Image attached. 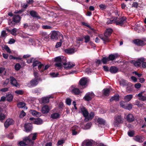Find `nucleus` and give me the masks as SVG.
<instances>
[{
  "instance_id": "nucleus-1",
  "label": "nucleus",
  "mask_w": 146,
  "mask_h": 146,
  "mask_svg": "<svg viewBox=\"0 0 146 146\" xmlns=\"http://www.w3.org/2000/svg\"><path fill=\"white\" fill-rule=\"evenodd\" d=\"M113 31V30L111 29H107L106 30L104 33V37H102L101 36H99L100 38L104 41V44H106V42H108L110 41L109 37L111 35Z\"/></svg>"
},
{
  "instance_id": "nucleus-2",
  "label": "nucleus",
  "mask_w": 146,
  "mask_h": 146,
  "mask_svg": "<svg viewBox=\"0 0 146 146\" xmlns=\"http://www.w3.org/2000/svg\"><path fill=\"white\" fill-rule=\"evenodd\" d=\"M32 135L31 134L29 136L23 138V141H20L19 142V144L20 146H26L28 145H33L34 142L31 139V136Z\"/></svg>"
},
{
  "instance_id": "nucleus-3",
  "label": "nucleus",
  "mask_w": 146,
  "mask_h": 146,
  "mask_svg": "<svg viewBox=\"0 0 146 146\" xmlns=\"http://www.w3.org/2000/svg\"><path fill=\"white\" fill-rule=\"evenodd\" d=\"M114 119L113 124L115 127H118L120 124L122 123L123 122V119L121 115H116Z\"/></svg>"
},
{
  "instance_id": "nucleus-4",
  "label": "nucleus",
  "mask_w": 146,
  "mask_h": 146,
  "mask_svg": "<svg viewBox=\"0 0 146 146\" xmlns=\"http://www.w3.org/2000/svg\"><path fill=\"white\" fill-rule=\"evenodd\" d=\"M145 61V59L143 57H141L138 59L136 61H132V63L133 64L134 66L136 67L139 68L141 66V64L143 62Z\"/></svg>"
},
{
  "instance_id": "nucleus-5",
  "label": "nucleus",
  "mask_w": 146,
  "mask_h": 146,
  "mask_svg": "<svg viewBox=\"0 0 146 146\" xmlns=\"http://www.w3.org/2000/svg\"><path fill=\"white\" fill-rule=\"evenodd\" d=\"M60 36L62 37V35L58 31H54L52 33L51 38L53 40H56L58 39V37Z\"/></svg>"
},
{
  "instance_id": "nucleus-6",
  "label": "nucleus",
  "mask_w": 146,
  "mask_h": 146,
  "mask_svg": "<svg viewBox=\"0 0 146 146\" xmlns=\"http://www.w3.org/2000/svg\"><path fill=\"white\" fill-rule=\"evenodd\" d=\"M126 17L124 16L119 18L116 17V25L122 26L126 22Z\"/></svg>"
},
{
  "instance_id": "nucleus-7",
  "label": "nucleus",
  "mask_w": 146,
  "mask_h": 146,
  "mask_svg": "<svg viewBox=\"0 0 146 146\" xmlns=\"http://www.w3.org/2000/svg\"><path fill=\"white\" fill-rule=\"evenodd\" d=\"M94 94L93 92H88L84 97L83 99L86 101H91L94 97Z\"/></svg>"
},
{
  "instance_id": "nucleus-8",
  "label": "nucleus",
  "mask_w": 146,
  "mask_h": 146,
  "mask_svg": "<svg viewBox=\"0 0 146 146\" xmlns=\"http://www.w3.org/2000/svg\"><path fill=\"white\" fill-rule=\"evenodd\" d=\"M42 79L40 77H39L38 79L33 78L30 82V84L33 86L35 87L36 86L38 83L39 81H42Z\"/></svg>"
},
{
  "instance_id": "nucleus-9",
  "label": "nucleus",
  "mask_w": 146,
  "mask_h": 146,
  "mask_svg": "<svg viewBox=\"0 0 146 146\" xmlns=\"http://www.w3.org/2000/svg\"><path fill=\"white\" fill-rule=\"evenodd\" d=\"M25 132L27 133L32 131L33 128L32 125L31 123H26L24 126Z\"/></svg>"
},
{
  "instance_id": "nucleus-10",
  "label": "nucleus",
  "mask_w": 146,
  "mask_h": 146,
  "mask_svg": "<svg viewBox=\"0 0 146 146\" xmlns=\"http://www.w3.org/2000/svg\"><path fill=\"white\" fill-rule=\"evenodd\" d=\"M133 42L135 44L138 46H143L146 44L143 41L138 39L133 40Z\"/></svg>"
},
{
  "instance_id": "nucleus-11",
  "label": "nucleus",
  "mask_w": 146,
  "mask_h": 146,
  "mask_svg": "<svg viewBox=\"0 0 146 146\" xmlns=\"http://www.w3.org/2000/svg\"><path fill=\"white\" fill-rule=\"evenodd\" d=\"M63 64L64 66V68L66 70L70 69L75 66V64L74 63L70 62H68L67 63L64 62L63 63Z\"/></svg>"
},
{
  "instance_id": "nucleus-12",
  "label": "nucleus",
  "mask_w": 146,
  "mask_h": 146,
  "mask_svg": "<svg viewBox=\"0 0 146 146\" xmlns=\"http://www.w3.org/2000/svg\"><path fill=\"white\" fill-rule=\"evenodd\" d=\"M10 83L13 86L16 87H19L20 86L19 85L15 78L13 76H11L10 77Z\"/></svg>"
},
{
  "instance_id": "nucleus-13",
  "label": "nucleus",
  "mask_w": 146,
  "mask_h": 146,
  "mask_svg": "<svg viewBox=\"0 0 146 146\" xmlns=\"http://www.w3.org/2000/svg\"><path fill=\"white\" fill-rule=\"evenodd\" d=\"M14 121L12 119H8L4 123V125L6 128H7L11 125L13 124Z\"/></svg>"
},
{
  "instance_id": "nucleus-14",
  "label": "nucleus",
  "mask_w": 146,
  "mask_h": 146,
  "mask_svg": "<svg viewBox=\"0 0 146 146\" xmlns=\"http://www.w3.org/2000/svg\"><path fill=\"white\" fill-rule=\"evenodd\" d=\"M40 34L44 40L46 41L48 40L49 35L46 32L41 31L40 32Z\"/></svg>"
},
{
  "instance_id": "nucleus-15",
  "label": "nucleus",
  "mask_w": 146,
  "mask_h": 146,
  "mask_svg": "<svg viewBox=\"0 0 146 146\" xmlns=\"http://www.w3.org/2000/svg\"><path fill=\"white\" fill-rule=\"evenodd\" d=\"M119 56V55L117 53L111 54L108 57L109 61H113Z\"/></svg>"
},
{
  "instance_id": "nucleus-16",
  "label": "nucleus",
  "mask_w": 146,
  "mask_h": 146,
  "mask_svg": "<svg viewBox=\"0 0 146 146\" xmlns=\"http://www.w3.org/2000/svg\"><path fill=\"white\" fill-rule=\"evenodd\" d=\"M80 110L83 116L85 118H86L87 117H88L89 114V113L88 110L85 107L83 106L81 108Z\"/></svg>"
},
{
  "instance_id": "nucleus-17",
  "label": "nucleus",
  "mask_w": 146,
  "mask_h": 146,
  "mask_svg": "<svg viewBox=\"0 0 146 146\" xmlns=\"http://www.w3.org/2000/svg\"><path fill=\"white\" fill-rule=\"evenodd\" d=\"M126 119L127 121L131 123L135 120V117L132 114L130 113L127 116Z\"/></svg>"
},
{
  "instance_id": "nucleus-18",
  "label": "nucleus",
  "mask_w": 146,
  "mask_h": 146,
  "mask_svg": "<svg viewBox=\"0 0 146 146\" xmlns=\"http://www.w3.org/2000/svg\"><path fill=\"white\" fill-rule=\"evenodd\" d=\"M50 110L49 107L47 105H45L42 108L41 111L43 113L46 114L49 112Z\"/></svg>"
},
{
  "instance_id": "nucleus-19",
  "label": "nucleus",
  "mask_w": 146,
  "mask_h": 146,
  "mask_svg": "<svg viewBox=\"0 0 146 146\" xmlns=\"http://www.w3.org/2000/svg\"><path fill=\"white\" fill-rule=\"evenodd\" d=\"M94 113L93 112H91L89 115H88V117L84 119V121L87 122L91 120L94 118Z\"/></svg>"
},
{
  "instance_id": "nucleus-20",
  "label": "nucleus",
  "mask_w": 146,
  "mask_h": 146,
  "mask_svg": "<svg viewBox=\"0 0 146 146\" xmlns=\"http://www.w3.org/2000/svg\"><path fill=\"white\" fill-rule=\"evenodd\" d=\"M12 19L17 24L20 22L21 17L18 15H15L13 16Z\"/></svg>"
},
{
  "instance_id": "nucleus-21",
  "label": "nucleus",
  "mask_w": 146,
  "mask_h": 146,
  "mask_svg": "<svg viewBox=\"0 0 146 146\" xmlns=\"http://www.w3.org/2000/svg\"><path fill=\"white\" fill-rule=\"evenodd\" d=\"M134 139L136 141L140 143H142L144 140V137L140 136L139 135H137L135 136Z\"/></svg>"
},
{
  "instance_id": "nucleus-22",
  "label": "nucleus",
  "mask_w": 146,
  "mask_h": 146,
  "mask_svg": "<svg viewBox=\"0 0 146 146\" xmlns=\"http://www.w3.org/2000/svg\"><path fill=\"white\" fill-rule=\"evenodd\" d=\"M119 69L116 66H111L109 70V71L112 74H115L118 71Z\"/></svg>"
},
{
  "instance_id": "nucleus-23",
  "label": "nucleus",
  "mask_w": 146,
  "mask_h": 146,
  "mask_svg": "<svg viewBox=\"0 0 146 146\" xmlns=\"http://www.w3.org/2000/svg\"><path fill=\"white\" fill-rule=\"evenodd\" d=\"M8 23L9 25L12 27H15V25L17 24L12 18L9 19H8Z\"/></svg>"
},
{
  "instance_id": "nucleus-24",
  "label": "nucleus",
  "mask_w": 146,
  "mask_h": 146,
  "mask_svg": "<svg viewBox=\"0 0 146 146\" xmlns=\"http://www.w3.org/2000/svg\"><path fill=\"white\" fill-rule=\"evenodd\" d=\"M102 92L104 95L108 96L109 95L110 91L109 89L106 88L103 90Z\"/></svg>"
},
{
  "instance_id": "nucleus-25",
  "label": "nucleus",
  "mask_w": 146,
  "mask_h": 146,
  "mask_svg": "<svg viewBox=\"0 0 146 146\" xmlns=\"http://www.w3.org/2000/svg\"><path fill=\"white\" fill-rule=\"evenodd\" d=\"M87 80L85 78H82L80 80V84L82 86H85L87 83Z\"/></svg>"
},
{
  "instance_id": "nucleus-26",
  "label": "nucleus",
  "mask_w": 146,
  "mask_h": 146,
  "mask_svg": "<svg viewBox=\"0 0 146 146\" xmlns=\"http://www.w3.org/2000/svg\"><path fill=\"white\" fill-rule=\"evenodd\" d=\"M74 50V49L73 48H69L64 49V51L66 53L70 54L74 53L75 52Z\"/></svg>"
},
{
  "instance_id": "nucleus-27",
  "label": "nucleus",
  "mask_w": 146,
  "mask_h": 146,
  "mask_svg": "<svg viewBox=\"0 0 146 146\" xmlns=\"http://www.w3.org/2000/svg\"><path fill=\"white\" fill-rule=\"evenodd\" d=\"M119 96L118 95H115L112 96L110 100V102H112L113 101H118L119 100Z\"/></svg>"
},
{
  "instance_id": "nucleus-28",
  "label": "nucleus",
  "mask_w": 146,
  "mask_h": 146,
  "mask_svg": "<svg viewBox=\"0 0 146 146\" xmlns=\"http://www.w3.org/2000/svg\"><path fill=\"white\" fill-rule=\"evenodd\" d=\"M30 15L33 17H36L39 19L40 18L39 16L37 15V14L36 12L34 11H31L30 12Z\"/></svg>"
},
{
  "instance_id": "nucleus-29",
  "label": "nucleus",
  "mask_w": 146,
  "mask_h": 146,
  "mask_svg": "<svg viewBox=\"0 0 146 146\" xmlns=\"http://www.w3.org/2000/svg\"><path fill=\"white\" fill-rule=\"evenodd\" d=\"M13 98V96L10 94H7L6 95L7 100L9 102L12 101Z\"/></svg>"
},
{
  "instance_id": "nucleus-30",
  "label": "nucleus",
  "mask_w": 146,
  "mask_h": 146,
  "mask_svg": "<svg viewBox=\"0 0 146 146\" xmlns=\"http://www.w3.org/2000/svg\"><path fill=\"white\" fill-rule=\"evenodd\" d=\"M60 117V115L58 113H54L51 115L50 118L53 119H57Z\"/></svg>"
},
{
  "instance_id": "nucleus-31",
  "label": "nucleus",
  "mask_w": 146,
  "mask_h": 146,
  "mask_svg": "<svg viewBox=\"0 0 146 146\" xmlns=\"http://www.w3.org/2000/svg\"><path fill=\"white\" fill-rule=\"evenodd\" d=\"M32 114L34 116L36 117H39L41 116V114L40 113L37 112L36 111L34 110H31Z\"/></svg>"
},
{
  "instance_id": "nucleus-32",
  "label": "nucleus",
  "mask_w": 146,
  "mask_h": 146,
  "mask_svg": "<svg viewBox=\"0 0 146 146\" xmlns=\"http://www.w3.org/2000/svg\"><path fill=\"white\" fill-rule=\"evenodd\" d=\"M133 96L132 94L127 95L125 96L124 98L125 101L126 102L129 101L132 98Z\"/></svg>"
},
{
  "instance_id": "nucleus-33",
  "label": "nucleus",
  "mask_w": 146,
  "mask_h": 146,
  "mask_svg": "<svg viewBox=\"0 0 146 146\" xmlns=\"http://www.w3.org/2000/svg\"><path fill=\"white\" fill-rule=\"evenodd\" d=\"M98 123L100 125H105L106 121L103 119L101 118H98L97 120Z\"/></svg>"
},
{
  "instance_id": "nucleus-34",
  "label": "nucleus",
  "mask_w": 146,
  "mask_h": 146,
  "mask_svg": "<svg viewBox=\"0 0 146 146\" xmlns=\"http://www.w3.org/2000/svg\"><path fill=\"white\" fill-rule=\"evenodd\" d=\"M50 98L48 97H44L41 99L42 103L46 104L48 103L49 101Z\"/></svg>"
},
{
  "instance_id": "nucleus-35",
  "label": "nucleus",
  "mask_w": 146,
  "mask_h": 146,
  "mask_svg": "<svg viewBox=\"0 0 146 146\" xmlns=\"http://www.w3.org/2000/svg\"><path fill=\"white\" fill-rule=\"evenodd\" d=\"M42 120L40 118H38L35 119L34 121V123L37 125H40L42 123Z\"/></svg>"
},
{
  "instance_id": "nucleus-36",
  "label": "nucleus",
  "mask_w": 146,
  "mask_h": 146,
  "mask_svg": "<svg viewBox=\"0 0 146 146\" xmlns=\"http://www.w3.org/2000/svg\"><path fill=\"white\" fill-rule=\"evenodd\" d=\"M72 92L76 95L79 94L80 92L79 89L77 88H74L72 90Z\"/></svg>"
},
{
  "instance_id": "nucleus-37",
  "label": "nucleus",
  "mask_w": 146,
  "mask_h": 146,
  "mask_svg": "<svg viewBox=\"0 0 146 146\" xmlns=\"http://www.w3.org/2000/svg\"><path fill=\"white\" fill-rule=\"evenodd\" d=\"M102 62L104 64H106L108 61H109L108 57H103L101 59Z\"/></svg>"
},
{
  "instance_id": "nucleus-38",
  "label": "nucleus",
  "mask_w": 146,
  "mask_h": 146,
  "mask_svg": "<svg viewBox=\"0 0 146 146\" xmlns=\"http://www.w3.org/2000/svg\"><path fill=\"white\" fill-rule=\"evenodd\" d=\"M120 84L123 86L127 85V81L125 80L122 79L119 82Z\"/></svg>"
},
{
  "instance_id": "nucleus-39",
  "label": "nucleus",
  "mask_w": 146,
  "mask_h": 146,
  "mask_svg": "<svg viewBox=\"0 0 146 146\" xmlns=\"http://www.w3.org/2000/svg\"><path fill=\"white\" fill-rule=\"evenodd\" d=\"M25 105L26 104L25 103L20 102L17 104V106L19 108H23L25 106Z\"/></svg>"
},
{
  "instance_id": "nucleus-40",
  "label": "nucleus",
  "mask_w": 146,
  "mask_h": 146,
  "mask_svg": "<svg viewBox=\"0 0 146 146\" xmlns=\"http://www.w3.org/2000/svg\"><path fill=\"white\" fill-rule=\"evenodd\" d=\"M40 91H41V89L40 88H36L34 89H33V92L34 94H38V93L40 94Z\"/></svg>"
},
{
  "instance_id": "nucleus-41",
  "label": "nucleus",
  "mask_w": 146,
  "mask_h": 146,
  "mask_svg": "<svg viewBox=\"0 0 146 146\" xmlns=\"http://www.w3.org/2000/svg\"><path fill=\"white\" fill-rule=\"evenodd\" d=\"M84 38L85 39L84 42L85 43H87L90 41V37L88 35L85 36H84Z\"/></svg>"
},
{
  "instance_id": "nucleus-42",
  "label": "nucleus",
  "mask_w": 146,
  "mask_h": 146,
  "mask_svg": "<svg viewBox=\"0 0 146 146\" xmlns=\"http://www.w3.org/2000/svg\"><path fill=\"white\" fill-rule=\"evenodd\" d=\"M15 69L17 71L19 70L21 68V66L19 63H17L14 66Z\"/></svg>"
},
{
  "instance_id": "nucleus-43",
  "label": "nucleus",
  "mask_w": 146,
  "mask_h": 146,
  "mask_svg": "<svg viewBox=\"0 0 146 146\" xmlns=\"http://www.w3.org/2000/svg\"><path fill=\"white\" fill-rule=\"evenodd\" d=\"M72 100L70 98H67L66 100V104L69 106L71 104Z\"/></svg>"
},
{
  "instance_id": "nucleus-44",
  "label": "nucleus",
  "mask_w": 146,
  "mask_h": 146,
  "mask_svg": "<svg viewBox=\"0 0 146 146\" xmlns=\"http://www.w3.org/2000/svg\"><path fill=\"white\" fill-rule=\"evenodd\" d=\"M15 93L18 95H22L24 93V92L22 90H19L15 91Z\"/></svg>"
},
{
  "instance_id": "nucleus-45",
  "label": "nucleus",
  "mask_w": 146,
  "mask_h": 146,
  "mask_svg": "<svg viewBox=\"0 0 146 146\" xmlns=\"http://www.w3.org/2000/svg\"><path fill=\"white\" fill-rule=\"evenodd\" d=\"M81 24L83 25L86 26L88 27L90 29H92V30H94V29L92 28L91 26L90 25H89L87 23H86L83 22H81Z\"/></svg>"
},
{
  "instance_id": "nucleus-46",
  "label": "nucleus",
  "mask_w": 146,
  "mask_h": 146,
  "mask_svg": "<svg viewBox=\"0 0 146 146\" xmlns=\"http://www.w3.org/2000/svg\"><path fill=\"white\" fill-rule=\"evenodd\" d=\"M54 61L57 62H62V59L60 57L58 56L55 58Z\"/></svg>"
},
{
  "instance_id": "nucleus-47",
  "label": "nucleus",
  "mask_w": 146,
  "mask_h": 146,
  "mask_svg": "<svg viewBox=\"0 0 146 146\" xmlns=\"http://www.w3.org/2000/svg\"><path fill=\"white\" fill-rule=\"evenodd\" d=\"M5 116L3 113H0V121H2L5 118Z\"/></svg>"
},
{
  "instance_id": "nucleus-48",
  "label": "nucleus",
  "mask_w": 146,
  "mask_h": 146,
  "mask_svg": "<svg viewBox=\"0 0 146 146\" xmlns=\"http://www.w3.org/2000/svg\"><path fill=\"white\" fill-rule=\"evenodd\" d=\"M133 106L131 104H129L127 105V106H125V109L129 110H131Z\"/></svg>"
},
{
  "instance_id": "nucleus-49",
  "label": "nucleus",
  "mask_w": 146,
  "mask_h": 146,
  "mask_svg": "<svg viewBox=\"0 0 146 146\" xmlns=\"http://www.w3.org/2000/svg\"><path fill=\"white\" fill-rule=\"evenodd\" d=\"M127 134L130 137H132L134 135V131H128Z\"/></svg>"
},
{
  "instance_id": "nucleus-50",
  "label": "nucleus",
  "mask_w": 146,
  "mask_h": 146,
  "mask_svg": "<svg viewBox=\"0 0 146 146\" xmlns=\"http://www.w3.org/2000/svg\"><path fill=\"white\" fill-rule=\"evenodd\" d=\"M40 63V62L38 60H36L33 62V66L34 67Z\"/></svg>"
},
{
  "instance_id": "nucleus-51",
  "label": "nucleus",
  "mask_w": 146,
  "mask_h": 146,
  "mask_svg": "<svg viewBox=\"0 0 146 146\" xmlns=\"http://www.w3.org/2000/svg\"><path fill=\"white\" fill-rule=\"evenodd\" d=\"M42 28L44 29H51L52 27L50 26L44 25L42 26Z\"/></svg>"
},
{
  "instance_id": "nucleus-52",
  "label": "nucleus",
  "mask_w": 146,
  "mask_h": 146,
  "mask_svg": "<svg viewBox=\"0 0 146 146\" xmlns=\"http://www.w3.org/2000/svg\"><path fill=\"white\" fill-rule=\"evenodd\" d=\"M26 114L23 110H22L20 114L19 117L20 118H22L25 116Z\"/></svg>"
},
{
  "instance_id": "nucleus-53",
  "label": "nucleus",
  "mask_w": 146,
  "mask_h": 146,
  "mask_svg": "<svg viewBox=\"0 0 146 146\" xmlns=\"http://www.w3.org/2000/svg\"><path fill=\"white\" fill-rule=\"evenodd\" d=\"M7 137L9 139H12L13 137V134L12 133H10L6 135Z\"/></svg>"
},
{
  "instance_id": "nucleus-54",
  "label": "nucleus",
  "mask_w": 146,
  "mask_h": 146,
  "mask_svg": "<svg viewBox=\"0 0 146 146\" xmlns=\"http://www.w3.org/2000/svg\"><path fill=\"white\" fill-rule=\"evenodd\" d=\"M99 7L102 10H103L106 9L107 6L105 5L101 4L99 5Z\"/></svg>"
},
{
  "instance_id": "nucleus-55",
  "label": "nucleus",
  "mask_w": 146,
  "mask_h": 146,
  "mask_svg": "<svg viewBox=\"0 0 146 146\" xmlns=\"http://www.w3.org/2000/svg\"><path fill=\"white\" fill-rule=\"evenodd\" d=\"M64 143V140H59L57 143V146L61 145Z\"/></svg>"
},
{
  "instance_id": "nucleus-56",
  "label": "nucleus",
  "mask_w": 146,
  "mask_h": 146,
  "mask_svg": "<svg viewBox=\"0 0 146 146\" xmlns=\"http://www.w3.org/2000/svg\"><path fill=\"white\" fill-rule=\"evenodd\" d=\"M51 76L52 77H56L59 75V73L58 72L56 73L54 72H52L50 74Z\"/></svg>"
},
{
  "instance_id": "nucleus-57",
  "label": "nucleus",
  "mask_w": 146,
  "mask_h": 146,
  "mask_svg": "<svg viewBox=\"0 0 146 146\" xmlns=\"http://www.w3.org/2000/svg\"><path fill=\"white\" fill-rule=\"evenodd\" d=\"M49 67V66L48 65H46L44 68L43 69L40 71L41 73H42L43 72H44L45 70H47Z\"/></svg>"
},
{
  "instance_id": "nucleus-58",
  "label": "nucleus",
  "mask_w": 146,
  "mask_h": 146,
  "mask_svg": "<svg viewBox=\"0 0 146 146\" xmlns=\"http://www.w3.org/2000/svg\"><path fill=\"white\" fill-rule=\"evenodd\" d=\"M54 65L56 67L61 68L62 66L61 62H57Z\"/></svg>"
},
{
  "instance_id": "nucleus-59",
  "label": "nucleus",
  "mask_w": 146,
  "mask_h": 146,
  "mask_svg": "<svg viewBox=\"0 0 146 146\" xmlns=\"http://www.w3.org/2000/svg\"><path fill=\"white\" fill-rule=\"evenodd\" d=\"M4 49L8 53L11 52V50L9 47L7 45H5L4 46Z\"/></svg>"
},
{
  "instance_id": "nucleus-60",
  "label": "nucleus",
  "mask_w": 146,
  "mask_h": 146,
  "mask_svg": "<svg viewBox=\"0 0 146 146\" xmlns=\"http://www.w3.org/2000/svg\"><path fill=\"white\" fill-rule=\"evenodd\" d=\"M11 34L13 35H15V34L17 32V29L15 28H14L11 30Z\"/></svg>"
},
{
  "instance_id": "nucleus-61",
  "label": "nucleus",
  "mask_w": 146,
  "mask_h": 146,
  "mask_svg": "<svg viewBox=\"0 0 146 146\" xmlns=\"http://www.w3.org/2000/svg\"><path fill=\"white\" fill-rule=\"evenodd\" d=\"M138 6V4L137 2H134L132 4V7H134L135 8H137Z\"/></svg>"
},
{
  "instance_id": "nucleus-62",
  "label": "nucleus",
  "mask_w": 146,
  "mask_h": 146,
  "mask_svg": "<svg viewBox=\"0 0 146 146\" xmlns=\"http://www.w3.org/2000/svg\"><path fill=\"white\" fill-rule=\"evenodd\" d=\"M9 82V79H6L5 80V82L3 83V85L4 86H7Z\"/></svg>"
},
{
  "instance_id": "nucleus-63",
  "label": "nucleus",
  "mask_w": 146,
  "mask_h": 146,
  "mask_svg": "<svg viewBox=\"0 0 146 146\" xmlns=\"http://www.w3.org/2000/svg\"><path fill=\"white\" fill-rule=\"evenodd\" d=\"M92 125V123L91 122L88 123H87L86 125L85 126V127L86 129H89L91 125Z\"/></svg>"
},
{
  "instance_id": "nucleus-64",
  "label": "nucleus",
  "mask_w": 146,
  "mask_h": 146,
  "mask_svg": "<svg viewBox=\"0 0 146 146\" xmlns=\"http://www.w3.org/2000/svg\"><path fill=\"white\" fill-rule=\"evenodd\" d=\"M104 71L106 72L109 71V70L108 66H103Z\"/></svg>"
}]
</instances>
